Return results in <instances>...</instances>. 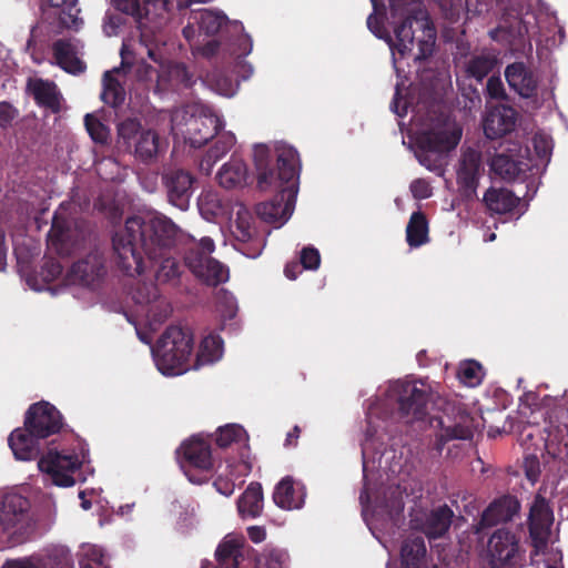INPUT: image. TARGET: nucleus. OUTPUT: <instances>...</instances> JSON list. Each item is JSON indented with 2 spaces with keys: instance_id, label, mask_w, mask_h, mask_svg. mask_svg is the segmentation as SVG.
<instances>
[{
  "instance_id": "obj_1",
  "label": "nucleus",
  "mask_w": 568,
  "mask_h": 568,
  "mask_svg": "<svg viewBox=\"0 0 568 568\" xmlns=\"http://www.w3.org/2000/svg\"><path fill=\"white\" fill-rule=\"evenodd\" d=\"M178 226L158 213L133 215L112 236L113 258L128 276L144 272V256L150 261L161 258L155 272L158 283L166 284L180 278L182 270L176 258L166 256L175 244Z\"/></svg>"
},
{
  "instance_id": "obj_2",
  "label": "nucleus",
  "mask_w": 568,
  "mask_h": 568,
  "mask_svg": "<svg viewBox=\"0 0 568 568\" xmlns=\"http://www.w3.org/2000/svg\"><path fill=\"white\" fill-rule=\"evenodd\" d=\"M257 174V187L275 192L274 196L256 206L257 215L266 223L282 226L291 217L298 191L300 158L293 148L277 150L276 163L271 150L263 144L255 145L253 153Z\"/></svg>"
},
{
  "instance_id": "obj_3",
  "label": "nucleus",
  "mask_w": 568,
  "mask_h": 568,
  "mask_svg": "<svg viewBox=\"0 0 568 568\" xmlns=\"http://www.w3.org/2000/svg\"><path fill=\"white\" fill-rule=\"evenodd\" d=\"M389 3L390 17L393 19H400L402 21L394 29L396 43L395 49L404 55L407 51H410L415 40L416 24L423 30L427 39L418 41L419 52L416 55V60H425L433 53V47L435 43V28L428 18L427 11L424 8L423 0H387ZM393 45V43L390 44Z\"/></svg>"
},
{
  "instance_id": "obj_4",
  "label": "nucleus",
  "mask_w": 568,
  "mask_h": 568,
  "mask_svg": "<svg viewBox=\"0 0 568 568\" xmlns=\"http://www.w3.org/2000/svg\"><path fill=\"white\" fill-rule=\"evenodd\" d=\"M193 347L194 336L191 328L181 325L168 326L152 349L158 369L168 376L184 374L191 368Z\"/></svg>"
},
{
  "instance_id": "obj_5",
  "label": "nucleus",
  "mask_w": 568,
  "mask_h": 568,
  "mask_svg": "<svg viewBox=\"0 0 568 568\" xmlns=\"http://www.w3.org/2000/svg\"><path fill=\"white\" fill-rule=\"evenodd\" d=\"M254 555L260 567L287 568L290 556L287 551L278 548H266L256 555L255 550L246 545L244 538L226 536L215 550L216 565L206 561L202 568H240L245 557Z\"/></svg>"
},
{
  "instance_id": "obj_6",
  "label": "nucleus",
  "mask_w": 568,
  "mask_h": 568,
  "mask_svg": "<svg viewBox=\"0 0 568 568\" xmlns=\"http://www.w3.org/2000/svg\"><path fill=\"white\" fill-rule=\"evenodd\" d=\"M426 121L429 123H425L426 128L418 133L416 143L423 152L418 158L420 164L433 170L429 153L444 154L454 150L462 139V129L452 126L446 115L434 109L428 112Z\"/></svg>"
},
{
  "instance_id": "obj_7",
  "label": "nucleus",
  "mask_w": 568,
  "mask_h": 568,
  "mask_svg": "<svg viewBox=\"0 0 568 568\" xmlns=\"http://www.w3.org/2000/svg\"><path fill=\"white\" fill-rule=\"evenodd\" d=\"M388 397L397 404L399 419L409 424L428 415V405L435 402L436 394L422 379H398L389 386Z\"/></svg>"
},
{
  "instance_id": "obj_8",
  "label": "nucleus",
  "mask_w": 568,
  "mask_h": 568,
  "mask_svg": "<svg viewBox=\"0 0 568 568\" xmlns=\"http://www.w3.org/2000/svg\"><path fill=\"white\" fill-rule=\"evenodd\" d=\"M119 143L138 161L150 164L160 153V135L155 130L144 129L136 118H126L118 126Z\"/></svg>"
},
{
  "instance_id": "obj_9",
  "label": "nucleus",
  "mask_w": 568,
  "mask_h": 568,
  "mask_svg": "<svg viewBox=\"0 0 568 568\" xmlns=\"http://www.w3.org/2000/svg\"><path fill=\"white\" fill-rule=\"evenodd\" d=\"M30 500L13 491L0 495V531L13 542H23L32 531Z\"/></svg>"
},
{
  "instance_id": "obj_10",
  "label": "nucleus",
  "mask_w": 568,
  "mask_h": 568,
  "mask_svg": "<svg viewBox=\"0 0 568 568\" xmlns=\"http://www.w3.org/2000/svg\"><path fill=\"white\" fill-rule=\"evenodd\" d=\"M432 425L440 429L437 435L436 448L442 450L444 445L454 439L468 440L474 436V418L465 409L452 403H445L442 415L432 417Z\"/></svg>"
},
{
  "instance_id": "obj_11",
  "label": "nucleus",
  "mask_w": 568,
  "mask_h": 568,
  "mask_svg": "<svg viewBox=\"0 0 568 568\" xmlns=\"http://www.w3.org/2000/svg\"><path fill=\"white\" fill-rule=\"evenodd\" d=\"M82 460L74 452L55 447L48 448L38 462L42 473L50 476L52 483L59 487H71L75 484L73 474L81 467Z\"/></svg>"
},
{
  "instance_id": "obj_12",
  "label": "nucleus",
  "mask_w": 568,
  "mask_h": 568,
  "mask_svg": "<svg viewBox=\"0 0 568 568\" xmlns=\"http://www.w3.org/2000/svg\"><path fill=\"white\" fill-rule=\"evenodd\" d=\"M161 181L168 202L181 211L187 210L195 190L194 174L182 168H169L163 171Z\"/></svg>"
},
{
  "instance_id": "obj_13",
  "label": "nucleus",
  "mask_w": 568,
  "mask_h": 568,
  "mask_svg": "<svg viewBox=\"0 0 568 568\" xmlns=\"http://www.w3.org/2000/svg\"><path fill=\"white\" fill-rule=\"evenodd\" d=\"M80 11L78 0H41L42 20L55 32L78 31L83 24Z\"/></svg>"
},
{
  "instance_id": "obj_14",
  "label": "nucleus",
  "mask_w": 568,
  "mask_h": 568,
  "mask_svg": "<svg viewBox=\"0 0 568 568\" xmlns=\"http://www.w3.org/2000/svg\"><path fill=\"white\" fill-rule=\"evenodd\" d=\"M24 426L44 440L60 433L63 428V416L54 405L41 400L30 405L26 412Z\"/></svg>"
},
{
  "instance_id": "obj_15",
  "label": "nucleus",
  "mask_w": 568,
  "mask_h": 568,
  "mask_svg": "<svg viewBox=\"0 0 568 568\" xmlns=\"http://www.w3.org/2000/svg\"><path fill=\"white\" fill-rule=\"evenodd\" d=\"M552 523L554 514L549 503L541 495H537L528 518L529 537L536 552L547 548Z\"/></svg>"
},
{
  "instance_id": "obj_16",
  "label": "nucleus",
  "mask_w": 568,
  "mask_h": 568,
  "mask_svg": "<svg viewBox=\"0 0 568 568\" xmlns=\"http://www.w3.org/2000/svg\"><path fill=\"white\" fill-rule=\"evenodd\" d=\"M483 172L481 152L474 148L464 149L456 172L457 185L464 197L473 199L476 195Z\"/></svg>"
},
{
  "instance_id": "obj_17",
  "label": "nucleus",
  "mask_w": 568,
  "mask_h": 568,
  "mask_svg": "<svg viewBox=\"0 0 568 568\" xmlns=\"http://www.w3.org/2000/svg\"><path fill=\"white\" fill-rule=\"evenodd\" d=\"M519 541L509 529L499 528L493 532L487 544V551L493 568H511L518 554Z\"/></svg>"
},
{
  "instance_id": "obj_18",
  "label": "nucleus",
  "mask_w": 568,
  "mask_h": 568,
  "mask_svg": "<svg viewBox=\"0 0 568 568\" xmlns=\"http://www.w3.org/2000/svg\"><path fill=\"white\" fill-rule=\"evenodd\" d=\"M224 123L216 114L192 116L186 123V141L192 148H202L223 130Z\"/></svg>"
},
{
  "instance_id": "obj_19",
  "label": "nucleus",
  "mask_w": 568,
  "mask_h": 568,
  "mask_svg": "<svg viewBox=\"0 0 568 568\" xmlns=\"http://www.w3.org/2000/svg\"><path fill=\"white\" fill-rule=\"evenodd\" d=\"M105 274V258L98 251L90 252L87 256L73 263L71 267V275L74 281L88 287L98 285Z\"/></svg>"
},
{
  "instance_id": "obj_20",
  "label": "nucleus",
  "mask_w": 568,
  "mask_h": 568,
  "mask_svg": "<svg viewBox=\"0 0 568 568\" xmlns=\"http://www.w3.org/2000/svg\"><path fill=\"white\" fill-rule=\"evenodd\" d=\"M42 440L39 435L23 425L10 434L8 444L16 459L28 462L37 459L41 455Z\"/></svg>"
},
{
  "instance_id": "obj_21",
  "label": "nucleus",
  "mask_w": 568,
  "mask_h": 568,
  "mask_svg": "<svg viewBox=\"0 0 568 568\" xmlns=\"http://www.w3.org/2000/svg\"><path fill=\"white\" fill-rule=\"evenodd\" d=\"M518 113L513 106L493 108L484 119V133L488 139L503 138L515 130Z\"/></svg>"
},
{
  "instance_id": "obj_22",
  "label": "nucleus",
  "mask_w": 568,
  "mask_h": 568,
  "mask_svg": "<svg viewBox=\"0 0 568 568\" xmlns=\"http://www.w3.org/2000/svg\"><path fill=\"white\" fill-rule=\"evenodd\" d=\"M48 246L60 256H69L77 247L74 230L68 219L54 213L51 229L48 233Z\"/></svg>"
},
{
  "instance_id": "obj_23",
  "label": "nucleus",
  "mask_w": 568,
  "mask_h": 568,
  "mask_svg": "<svg viewBox=\"0 0 568 568\" xmlns=\"http://www.w3.org/2000/svg\"><path fill=\"white\" fill-rule=\"evenodd\" d=\"M26 92L33 98L38 106L50 110L52 113L61 111L62 97L53 81L42 78H29Z\"/></svg>"
},
{
  "instance_id": "obj_24",
  "label": "nucleus",
  "mask_w": 568,
  "mask_h": 568,
  "mask_svg": "<svg viewBox=\"0 0 568 568\" xmlns=\"http://www.w3.org/2000/svg\"><path fill=\"white\" fill-rule=\"evenodd\" d=\"M520 510V503L513 495H504L495 499L484 510L479 525L484 527L496 526L499 523L510 521Z\"/></svg>"
},
{
  "instance_id": "obj_25",
  "label": "nucleus",
  "mask_w": 568,
  "mask_h": 568,
  "mask_svg": "<svg viewBox=\"0 0 568 568\" xmlns=\"http://www.w3.org/2000/svg\"><path fill=\"white\" fill-rule=\"evenodd\" d=\"M505 78L509 87L523 98L536 95L538 79L524 62L508 64L505 70Z\"/></svg>"
},
{
  "instance_id": "obj_26",
  "label": "nucleus",
  "mask_w": 568,
  "mask_h": 568,
  "mask_svg": "<svg viewBox=\"0 0 568 568\" xmlns=\"http://www.w3.org/2000/svg\"><path fill=\"white\" fill-rule=\"evenodd\" d=\"M273 500L282 509H300L305 501V487L302 484H295L291 476L284 477L276 486L273 493Z\"/></svg>"
},
{
  "instance_id": "obj_27",
  "label": "nucleus",
  "mask_w": 568,
  "mask_h": 568,
  "mask_svg": "<svg viewBox=\"0 0 568 568\" xmlns=\"http://www.w3.org/2000/svg\"><path fill=\"white\" fill-rule=\"evenodd\" d=\"M185 467L210 470L213 467L211 446L207 442L192 438L181 447Z\"/></svg>"
},
{
  "instance_id": "obj_28",
  "label": "nucleus",
  "mask_w": 568,
  "mask_h": 568,
  "mask_svg": "<svg viewBox=\"0 0 568 568\" xmlns=\"http://www.w3.org/2000/svg\"><path fill=\"white\" fill-rule=\"evenodd\" d=\"M219 184L226 189H240L247 184L250 179L246 163L236 156L224 163L216 175Z\"/></svg>"
},
{
  "instance_id": "obj_29",
  "label": "nucleus",
  "mask_w": 568,
  "mask_h": 568,
  "mask_svg": "<svg viewBox=\"0 0 568 568\" xmlns=\"http://www.w3.org/2000/svg\"><path fill=\"white\" fill-rule=\"evenodd\" d=\"M400 561L404 568L426 567L427 548L423 536L410 535L403 540L400 547Z\"/></svg>"
},
{
  "instance_id": "obj_30",
  "label": "nucleus",
  "mask_w": 568,
  "mask_h": 568,
  "mask_svg": "<svg viewBox=\"0 0 568 568\" xmlns=\"http://www.w3.org/2000/svg\"><path fill=\"white\" fill-rule=\"evenodd\" d=\"M53 57L57 64L65 72L80 74L85 71V63L77 57L74 45L68 39H59L52 44Z\"/></svg>"
},
{
  "instance_id": "obj_31",
  "label": "nucleus",
  "mask_w": 568,
  "mask_h": 568,
  "mask_svg": "<svg viewBox=\"0 0 568 568\" xmlns=\"http://www.w3.org/2000/svg\"><path fill=\"white\" fill-rule=\"evenodd\" d=\"M483 201L491 214H507L519 205L520 197L506 187H489Z\"/></svg>"
},
{
  "instance_id": "obj_32",
  "label": "nucleus",
  "mask_w": 568,
  "mask_h": 568,
  "mask_svg": "<svg viewBox=\"0 0 568 568\" xmlns=\"http://www.w3.org/2000/svg\"><path fill=\"white\" fill-rule=\"evenodd\" d=\"M215 245L212 239L203 237L200 242H193L185 247L184 264L196 276L203 272V265L207 263Z\"/></svg>"
},
{
  "instance_id": "obj_33",
  "label": "nucleus",
  "mask_w": 568,
  "mask_h": 568,
  "mask_svg": "<svg viewBox=\"0 0 568 568\" xmlns=\"http://www.w3.org/2000/svg\"><path fill=\"white\" fill-rule=\"evenodd\" d=\"M237 511L242 518H256L263 510V489L257 481H252L237 499Z\"/></svg>"
},
{
  "instance_id": "obj_34",
  "label": "nucleus",
  "mask_w": 568,
  "mask_h": 568,
  "mask_svg": "<svg viewBox=\"0 0 568 568\" xmlns=\"http://www.w3.org/2000/svg\"><path fill=\"white\" fill-rule=\"evenodd\" d=\"M498 60L490 52L473 54L465 63V73L467 78L481 82L497 67Z\"/></svg>"
},
{
  "instance_id": "obj_35",
  "label": "nucleus",
  "mask_w": 568,
  "mask_h": 568,
  "mask_svg": "<svg viewBox=\"0 0 568 568\" xmlns=\"http://www.w3.org/2000/svg\"><path fill=\"white\" fill-rule=\"evenodd\" d=\"M454 517V511L447 506H439L430 511L425 523L426 535L430 538H439L444 536Z\"/></svg>"
},
{
  "instance_id": "obj_36",
  "label": "nucleus",
  "mask_w": 568,
  "mask_h": 568,
  "mask_svg": "<svg viewBox=\"0 0 568 568\" xmlns=\"http://www.w3.org/2000/svg\"><path fill=\"white\" fill-rule=\"evenodd\" d=\"M222 338L219 335L210 334L202 339L199 352L191 367L196 369L203 365L212 364L222 357Z\"/></svg>"
},
{
  "instance_id": "obj_37",
  "label": "nucleus",
  "mask_w": 568,
  "mask_h": 568,
  "mask_svg": "<svg viewBox=\"0 0 568 568\" xmlns=\"http://www.w3.org/2000/svg\"><path fill=\"white\" fill-rule=\"evenodd\" d=\"M428 221L422 211L414 212L406 226V241L410 247H419L428 242Z\"/></svg>"
},
{
  "instance_id": "obj_38",
  "label": "nucleus",
  "mask_w": 568,
  "mask_h": 568,
  "mask_svg": "<svg viewBox=\"0 0 568 568\" xmlns=\"http://www.w3.org/2000/svg\"><path fill=\"white\" fill-rule=\"evenodd\" d=\"M193 19L199 24V30L206 36L216 34L229 22L223 12L211 9L200 10Z\"/></svg>"
},
{
  "instance_id": "obj_39",
  "label": "nucleus",
  "mask_w": 568,
  "mask_h": 568,
  "mask_svg": "<svg viewBox=\"0 0 568 568\" xmlns=\"http://www.w3.org/2000/svg\"><path fill=\"white\" fill-rule=\"evenodd\" d=\"M371 2L373 6V12L367 17V28L376 38L383 39L388 44H392L393 39L384 26L386 6L383 0H371Z\"/></svg>"
},
{
  "instance_id": "obj_40",
  "label": "nucleus",
  "mask_w": 568,
  "mask_h": 568,
  "mask_svg": "<svg viewBox=\"0 0 568 568\" xmlns=\"http://www.w3.org/2000/svg\"><path fill=\"white\" fill-rule=\"evenodd\" d=\"M102 82L101 100L112 108L120 106L124 102L125 91L119 80L112 75L111 71H105Z\"/></svg>"
},
{
  "instance_id": "obj_41",
  "label": "nucleus",
  "mask_w": 568,
  "mask_h": 568,
  "mask_svg": "<svg viewBox=\"0 0 568 568\" xmlns=\"http://www.w3.org/2000/svg\"><path fill=\"white\" fill-rule=\"evenodd\" d=\"M520 162L514 160L510 155L499 153L495 154L489 163L490 170L504 180H515L521 171Z\"/></svg>"
},
{
  "instance_id": "obj_42",
  "label": "nucleus",
  "mask_w": 568,
  "mask_h": 568,
  "mask_svg": "<svg viewBox=\"0 0 568 568\" xmlns=\"http://www.w3.org/2000/svg\"><path fill=\"white\" fill-rule=\"evenodd\" d=\"M40 556L41 568H74L72 555L65 547H52Z\"/></svg>"
},
{
  "instance_id": "obj_43",
  "label": "nucleus",
  "mask_w": 568,
  "mask_h": 568,
  "mask_svg": "<svg viewBox=\"0 0 568 568\" xmlns=\"http://www.w3.org/2000/svg\"><path fill=\"white\" fill-rule=\"evenodd\" d=\"M80 568H110L103 549L97 545H83L79 552Z\"/></svg>"
},
{
  "instance_id": "obj_44",
  "label": "nucleus",
  "mask_w": 568,
  "mask_h": 568,
  "mask_svg": "<svg viewBox=\"0 0 568 568\" xmlns=\"http://www.w3.org/2000/svg\"><path fill=\"white\" fill-rule=\"evenodd\" d=\"M203 272L197 274L196 277L203 280L207 285L217 286L229 278V270L212 257L203 265Z\"/></svg>"
},
{
  "instance_id": "obj_45",
  "label": "nucleus",
  "mask_w": 568,
  "mask_h": 568,
  "mask_svg": "<svg viewBox=\"0 0 568 568\" xmlns=\"http://www.w3.org/2000/svg\"><path fill=\"white\" fill-rule=\"evenodd\" d=\"M246 435L245 429L236 424H230L219 427L216 430L215 443L221 448H226L233 443L241 442Z\"/></svg>"
},
{
  "instance_id": "obj_46",
  "label": "nucleus",
  "mask_w": 568,
  "mask_h": 568,
  "mask_svg": "<svg viewBox=\"0 0 568 568\" xmlns=\"http://www.w3.org/2000/svg\"><path fill=\"white\" fill-rule=\"evenodd\" d=\"M84 125L94 143L101 145L108 144L110 130L97 116L93 114H87L84 116Z\"/></svg>"
},
{
  "instance_id": "obj_47",
  "label": "nucleus",
  "mask_w": 568,
  "mask_h": 568,
  "mask_svg": "<svg viewBox=\"0 0 568 568\" xmlns=\"http://www.w3.org/2000/svg\"><path fill=\"white\" fill-rule=\"evenodd\" d=\"M111 3L116 11L132 17L136 22L148 16V10L141 7L140 0H111Z\"/></svg>"
},
{
  "instance_id": "obj_48",
  "label": "nucleus",
  "mask_w": 568,
  "mask_h": 568,
  "mask_svg": "<svg viewBox=\"0 0 568 568\" xmlns=\"http://www.w3.org/2000/svg\"><path fill=\"white\" fill-rule=\"evenodd\" d=\"M481 365L475 361H468L460 365L458 369L459 379L468 386H476L481 383Z\"/></svg>"
},
{
  "instance_id": "obj_49",
  "label": "nucleus",
  "mask_w": 568,
  "mask_h": 568,
  "mask_svg": "<svg viewBox=\"0 0 568 568\" xmlns=\"http://www.w3.org/2000/svg\"><path fill=\"white\" fill-rule=\"evenodd\" d=\"M235 135L231 132L220 134L214 144L209 149L211 154L217 155L220 160L223 158L235 144Z\"/></svg>"
},
{
  "instance_id": "obj_50",
  "label": "nucleus",
  "mask_w": 568,
  "mask_h": 568,
  "mask_svg": "<svg viewBox=\"0 0 568 568\" xmlns=\"http://www.w3.org/2000/svg\"><path fill=\"white\" fill-rule=\"evenodd\" d=\"M321 264V255L317 248L306 246L301 251L300 265L306 270H317Z\"/></svg>"
},
{
  "instance_id": "obj_51",
  "label": "nucleus",
  "mask_w": 568,
  "mask_h": 568,
  "mask_svg": "<svg viewBox=\"0 0 568 568\" xmlns=\"http://www.w3.org/2000/svg\"><path fill=\"white\" fill-rule=\"evenodd\" d=\"M125 23L123 16L113 12H106L103 19V31L108 37L116 36L121 26Z\"/></svg>"
},
{
  "instance_id": "obj_52",
  "label": "nucleus",
  "mask_w": 568,
  "mask_h": 568,
  "mask_svg": "<svg viewBox=\"0 0 568 568\" xmlns=\"http://www.w3.org/2000/svg\"><path fill=\"white\" fill-rule=\"evenodd\" d=\"M19 116V110L10 102H0V130L8 129L12 122Z\"/></svg>"
},
{
  "instance_id": "obj_53",
  "label": "nucleus",
  "mask_w": 568,
  "mask_h": 568,
  "mask_svg": "<svg viewBox=\"0 0 568 568\" xmlns=\"http://www.w3.org/2000/svg\"><path fill=\"white\" fill-rule=\"evenodd\" d=\"M1 568H41V556L33 555L30 557L8 559Z\"/></svg>"
},
{
  "instance_id": "obj_54",
  "label": "nucleus",
  "mask_w": 568,
  "mask_h": 568,
  "mask_svg": "<svg viewBox=\"0 0 568 568\" xmlns=\"http://www.w3.org/2000/svg\"><path fill=\"white\" fill-rule=\"evenodd\" d=\"M524 470L529 481H538L541 473L539 458L536 455H527L524 459Z\"/></svg>"
},
{
  "instance_id": "obj_55",
  "label": "nucleus",
  "mask_w": 568,
  "mask_h": 568,
  "mask_svg": "<svg viewBox=\"0 0 568 568\" xmlns=\"http://www.w3.org/2000/svg\"><path fill=\"white\" fill-rule=\"evenodd\" d=\"M534 149L541 160H549L552 151L551 140L544 134H536L532 139Z\"/></svg>"
},
{
  "instance_id": "obj_56",
  "label": "nucleus",
  "mask_w": 568,
  "mask_h": 568,
  "mask_svg": "<svg viewBox=\"0 0 568 568\" xmlns=\"http://www.w3.org/2000/svg\"><path fill=\"white\" fill-rule=\"evenodd\" d=\"M410 192L416 200H425L432 196V186L424 179H416L410 183Z\"/></svg>"
},
{
  "instance_id": "obj_57",
  "label": "nucleus",
  "mask_w": 568,
  "mask_h": 568,
  "mask_svg": "<svg viewBox=\"0 0 568 568\" xmlns=\"http://www.w3.org/2000/svg\"><path fill=\"white\" fill-rule=\"evenodd\" d=\"M158 296L155 287H149L148 285L139 286L133 298L139 304H149L154 301Z\"/></svg>"
},
{
  "instance_id": "obj_58",
  "label": "nucleus",
  "mask_w": 568,
  "mask_h": 568,
  "mask_svg": "<svg viewBox=\"0 0 568 568\" xmlns=\"http://www.w3.org/2000/svg\"><path fill=\"white\" fill-rule=\"evenodd\" d=\"M486 91L491 99H501L505 97L504 84L499 77L493 75L488 79Z\"/></svg>"
},
{
  "instance_id": "obj_59",
  "label": "nucleus",
  "mask_w": 568,
  "mask_h": 568,
  "mask_svg": "<svg viewBox=\"0 0 568 568\" xmlns=\"http://www.w3.org/2000/svg\"><path fill=\"white\" fill-rule=\"evenodd\" d=\"M254 234L255 229L251 226L250 222L239 217L236 221V239L242 242H247Z\"/></svg>"
},
{
  "instance_id": "obj_60",
  "label": "nucleus",
  "mask_w": 568,
  "mask_h": 568,
  "mask_svg": "<svg viewBox=\"0 0 568 568\" xmlns=\"http://www.w3.org/2000/svg\"><path fill=\"white\" fill-rule=\"evenodd\" d=\"M213 486L221 495L226 497L231 496L235 489V484L231 479L223 476H217L213 481Z\"/></svg>"
},
{
  "instance_id": "obj_61",
  "label": "nucleus",
  "mask_w": 568,
  "mask_h": 568,
  "mask_svg": "<svg viewBox=\"0 0 568 568\" xmlns=\"http://www.w3.org/2000/svg\"><path fill=\"white\" fill-rule=\"evenodd\" d=\"M219 161L217 155L211 154V152L207 150L204 156L200 161V170L206 175L211 174L213 165Z\"/></svg>"
},
{
  "instance_id": "obj_62",
  "label": "nucleus",
  "mask_w": 568,
  "mask_h": 568,
  "mask_svg": "<svg viewBox=\"0 0 568 568\" xmlns=\"http://www.w3.org/2000/svg\"><path fill=\"white\" fill-rule=\"evenodd\" d=\"M247 535L253 542L258 544L265 539L266 531L263 527L251 526L247 528Z\"/></svg>"
},
{
  "instance_id": "obj_63",
  "label": "nucleus",
  "mask_w": 568,
  "mask_h": 568,
  "mask_svg": "<svg viewBox=\"0 0 568 568\" xmlns=\"http://www.w3.org/2000/svg\"><path fill=\"white\" fill-rule=\"evenodd\" d=\"M300 435H301V428H300V426L295 425L292 428V430H290L287 433L284 446L285 447H296Z\"/></svg>"
},
{
  "instance_id": "obj_64",
  "label": "nucleus",
  "mask_w": 568,
  "mask_h": 568,
  "mask_svg": "<svg viewBox=\"0 0 568 568\" xmlns=\"http://www.w3.org/2000/svg\"><path fill=\"white\" fill-rule=\"evenodd\" d=\"M220 43L216 40H211L207 43H205L202 48V54L204 57H213L219 51Z\"/></svg>"
}]
</instances>
